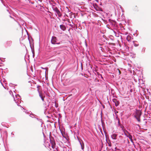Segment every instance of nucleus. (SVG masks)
<instances>
[{"label": "nucleus", "mask_w": 151, "mask_h": 151, "mask_svg": "<svg viewBox=\"0 0 151 151\" xmlns=\"http://www.w3.org/2000/svg\"><path fill=\"white\" fill-rule=\"evenodd\" d=\"M52 8L53 11L56 13V15L57 14L58 17H61L62 15V14L58 8L55 6H53Z\"/></svg>", "instance_id": "f03ea898"}, {"label": "nucleus", "mask_w": 151, "mask_h": 151, "mask_svg": "<svg viewBox=\"0 0 151 151\" xmlns=\"http://www.w3.org/2000/svg\"><path fill=\"white\" fill-rule=\"evenodd\" d=\"M119 73H120V71L119 70Z\"/></svg>", "instance_id": "412c9836"}, {"label": "nucleus", "mask_w": 151, "mask_h": 151, "mask_svg": "<svg viewBox=\"0 0 151 151\" xmlns=\"http://www.w3.org/2000/svg\"><path fill=\"white\" fill-rule=\"evenodd\" d=\"M127 137H129V138L130 139L131 141L133 143L134 142H133V140L132 139V136L130 134L128 136H127Z\"/></svg>", "instance_id": "423d86ee"}, {"label": "nucleus", "mask_w": 151, "mask_h": 151, "mask_svg": "<svg viewBox=\"0 0 151 151\" xmlns=\"http://www.w3.org/2000/svg\"><path fill=\"white\" fill-rule=\"evenodd\" d=\"M134 117L136 118L138 122H140V116L137 117L135 115Z\"/></svg>", "instance_id": "9d476101"}, {"label": "nucleus", "mask_w": 151, "mask_h": 151, "mask_svg": "<svg viewBox=\"0 0 151 151\" xmlns=\"http://www.w3.org/2000/svg\"><path fill=\"white\" fill-rule=\"evenodd\" d=\"M32 115L33 116H32V117H34V115L33 114H32Z\"/></svg>", "instance_id": "6ab92c4d"}, {"label": "nucleus", "mask_w": 151, "mask_h": 151, "mask_svg": "<svg viewBox=\"0 0 151 151\" xmlns=\"http://www.w3.org/2000/svg\"><path fill=\"white\" fill-rule=\"evenodd\" d=\"M113 101L115 103V105L116 106H117L119 104V102L116 100V99H114L113 100Z\"/></svg>", "instance_id": "6e6552de"}, {"label": "nucleus", "mask_w": 151, "mask_h": 151, "mask_svg": "<svg viewBox=\"0 0 151 151\" xmlns=\"http://www.w3.org/2000/svg\"><path fill=\"white\" fill-rule=\"evenodd\" d=\"M60 42H58V43H56V44H60Z\"/></svg>", "instance_id": "f3484780"}, {"label": "nucleus", "mask_w": 151, "mask_h": 151, "mask_svg": "<svg viewBox=\"0 0 151 151\" xmlns=\"http://www.w3.org/2000/svg\"><path fill=\"white\" fill-rule=\"evenodd\" d=\"M57 39L55 37H52L51 40V42L52 44H56Z\"/></svg>", "instance_id": "7ed1b4c3"}, {"label": "nucleus", "mask_w": 151, "mask_h": 151, "mask_svg": "<svg viewBox=\"0 0 151 151\" xmlns=\"http://www.w3.org/2000/svg\"><path fill=\"white\" fill-rule=\"evenodd\" d=\"M117 134H113L111 135V138L114 139H116Z\"/></svg>", "instance_id": "0eeeda50"}, {"label": "nucleus", "mask_w": 151, "mask_h": 151, "mask_svg": "<svg viewBox=\"0 0 151 151\" xmlns=\"http://www.w3.org/2000/svg\"><path fill=\"white\" fill-rule=\"evenodd\" d=\"M12 42L11 40L7 41L5 44V45L6 47L10 46L12 44Z\"/></svg>", "instance_id": "20e7f679"}, {"label": "nucleus", "mask_w": 151, "mask_h": 151, "mask_svg": "<svg viewBox=\"0 0 151 151\" xmlns=\"http://www.w3.org/2000/svg\"><path fill=\"white\" fill-rule=\"evenodd\" d=\"M69 150L68 148L66 147H64L63 148V150L62 151H68Z\"/></svg>", "instance_id": "9b49d317"}, {"label": "nucleus", "mask_w": 151, "mask_h": 151, "mask_svg": "<svg viewBox=\"0 0 151 151\" xmlns=\"http://www.w3.org/2000/svg\"><path fill=\"white\" fill-rule=\"evenodd\" d=\"M38 92H39V96L40 97V98H41V97H42V96L41 93H40L39 90H38Z\"/></svg>", "instance_id": "ddd939ff"}, {"label": "nucleus", "mask_w": 151, "mask_h": 151, "mask_svg": "<svg viewBox=\"0 0 151 151\" xmlns=\"http://www.w3.org/2000/svg\"><path fill=\"white\" fill-rule=\"evenodd\" d=\"M50 144H49L50 146H51L52 149H54V151H55V149H56L57 151H58L56 147V144L55 141L53 139H50Z\"/></svg>", "instance_id": "f257e3e1"}, {"label": "nucleus", "mask_w": 151, "mask_h": 151, "mask_svg": "<svg viewBox=\"0 0 151 151\" xmlns=\"http://www.w3.org/2000/svg\"><path fill=\"white\" fill-rule=\"evenodd\" d=\"M19 97H20V96L19 95H16V98H17V100L18 99V101H19L18 99H19Z\"/></svg>", "instance_id": "f8f14e48"}, {"label": "nucleus", "mask_w": 151, "mask_h": 151, "mask_svg": "<svg viewBox=\"0 0 151 151\" xmlns=\"http://www.w3.org/2000/svg\"><path fill=\"white\" fill-rule=\"evenodd\" d=\"M60 29L63 31H65L66 29L65 26L63 24L60 25Z\"/></svg>", "instance_id": "39448f33"}, {"label": "nucleus", "mask_w": 151, "mask_h": 151, "mask_svg": "<svg viewBox=\"0 0 151 151\" xmlns=\"http://www.w3.org/2000/svg\"><path fill=\"white\" fill-rule=\"evenodd\" d=\"M37 119L38 120V118H37Z\"/></svg>", "instance_id": "5701e85b"}, {"label": "nucleus", "mask_w": 151, "mask_h": 151, "mask_svg": "<svg viewBox=\"0 0 151 151\" xmlns=\"http://www.w3.org/2000/svg\"><path fill=\"white\" fill-rule=\"evenodd\" d=\"M14 100L16 101V103H17V102L16 100H15V99L14 98Z\"/></svg>", "instance_id": "a211bd4d"}, {"label": "nucleus", "mask_w": 151, "mask_h": 151, "mask_svg": "<svg viewBox=\"0 0 151 151\" xmlns=\"http://www.w3.org/2000/svg\"><path fill=\"white\" fill-rule=\"evenodd\" d=\"M117 149V147H115V150H116Z\"/></svg>", "instance_id": "dca6fc26"}, {"label": "nucleus", "mask_w": 151, "mask_h": 151, "mask_svg": "<svg viewBox=\"0 0 151 151\" xmlns=\"http://www.w3.org/2000/svg\"><path fill=\"white\" fill-rule=\"evenodd\" d=\"M118 144V143H116V144H115V147H116V145H117Z\"/></svg>", "instance_id": "2eb2a0df"}, {"label": "nucleus", "mask_w": 151, "mask_h": 151, "mask_svg": "<svg viewBox=\"0 0 151 151\" xmlns=\"http://www.w3.org/2000/svg\"><path fill=\"white\" fill-rule=\"evenodd\" d=\"M131 37L129 35H128L126 38V39L128 41H130L131 40Z\"/></svg>", "instance_id": "1a4fd4ad"}, {"label": "nucleus", "mask_w": 151, "mask_h": 151, "mask_svg": "<svg viewBox=\"0 0 151 151\" xmlns=\"http://www.w3.org/2000/svg\"><path fill=\"white\" fill-rule=\"evenodd\" d=\"M114 32V33H115V34L116 36V32Z\"/></svg>", "instance_id": "aec40b11"}, {"label": "nucleus", "mask_w": 151, "mask_h": 151, "mask_svg": "<svg viewBox=\"0 0 151 151\" xmlns=\"http://www.w3.org/2000/svg\"><path fill=\"white\" fill-rule=\"evenodd\" d=\"M109 146H111L110 145H109Z\"/></svg>", "instance_id": "4be33fe9"}, {"label": "nucleus", "mask_w": 151, "mask_h": 151, "mask_svg": "<svg viewBox=\"0 0 151 151\" xmlns=\"http://www.w3.org/2000/svg\"><path fill=\"white\" fill-rule=\"evenodd\" d=\"M45 97H41V99L43 101H44V98Z\"/></svg>", "instance_id": "4468645a"}]
</instances>
